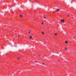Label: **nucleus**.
<instances>
[{
    "mask_svg": "<svg viewBox=\"0 0 76 76\" xmlns=\"http://www.w3.org/2000/svg\"><path fill=\"white\" fill-rule=\"evenodd\" d=\"M61 23H62V22H64V20H61Z\"/></svg>",
    "mask_w": 76,
    "mask_h": 76,
    "instance_id": "1",
    "label": "nucleus"
},
{
    "mask_svg": "<svg viewBox=\"0 0 76 76\" xmlns=\"http://www.w3.org/2000/svg\"><path fill=\"white\" fill-rule=\"evenodd\" d=\"M59 10H60V9H58L57 10L56 12H58V11H59Z\"/></svg>",
    "mask_w": 76,
    "mask_h": 76,
    "instance_id": "2",
    "label": "nucleus"
},
{
    "mask_svg": "<svg viewBox=\"0 0 76 76\" xmlns=\"http://www.w3.org/2000/svg\"><path fill=\"white\" fill-rule=\"evenodd\" d=\"M20 16L21 18H22L23 17V15H20Z\"/></svg>",
    "mask_w": 76,
    "mask_h": 76,
    "instance_id": "3",
    "label": "nucleus"
},
{
    "mask_svg": "<svg viewBox=\"0 0 76 76\" xmlns=\"http://www.w3.org/2000/svg\"><path fill=\"white\" fill-rule=\"evenodd\" d=\"M29 38H30L31 39L32 38V36H30V37H29Z\"/></svg>",
    "mask_w": 76,
    "mask_h": 76,
    "instance_id": "4",
    "label": "nucleus"
},
{
    "mask_svg": "<svg viewBox=\"0 0 76 76\" xmlns=\"http://www.w3.org/2000/svg\"><path fill=\"white\" fill-rule=\"evenodd\" d=\"M65 43L66 44H67L68 43V42H67V41H65Z\"/></svg>",
    "mask_w": 76,
    "mask_h": 76,
    "instance_id": "5",
    "label": "nucleus"
},
{
    "mask_svg": "<svg viewBox=\"0 0 76 76\" xmlns=\"http://www.w3.org/2000/svg\"><path fill=\"white\" fill-rule=\"evenodd\" d=\"M65 50H68L67 48H65Z\"/></svg>",
    "mask_w": 76,
    "mask_h": 76,
    "instance_id": "6",
    "label": "nucleus"
},
{
    "mask_svg": "<svg viewBox=\"0 0 76 76\" xmlns=\"http://www.w3.org/2000/svg\"><path fill=\"white\" fill-rule=\"evenodd\" d=\"M42 64H43V65H44V66H45V64H44V62H43L42 63Z\"/></svg>",
    "mask_w": 76,
    "mask_h": 76,
    "instance_id": "7",
    "label": "nucleus"
},
{
    "mask_svg": "<svg viewBox=\"0 0 76 76\" xmlns=\"http://www.w3.org/2000/svg\"><path fill=\"white\" fill-rule=\"evenodd\" d=\"M42 34H44V32H43V31H42Z\"/></svg>",
    "mask_w": 76,
    "mask_h": 76,
    "instance_id": "8",
    "label": "nucleus"
},
{
    "mask_svg": "<svg viewBox=\"0 0 76 76\" xmlns=\"http://www.w3.org/2000/svg\"><path fill=\"white\" fill-rule=\"evenodd\" d=\"M55 35H56V36L57 35V34L56 33H55Z\"/></svg>",
    "mask_w": 76,
    "mask_h": 76,
    "instance_id": "9",
    "label": "nucleus"
},
{
    "mask_svg": "<svg viewBox=\"0 0 76 76\" xmlns=\"http://www.w3.org/2000/svg\"><path fill=\"white\" fill-rule=\"evenodd\" d=\"M43 24H44V23H43V22H42V25H43Z\"/></svg>",
    "mask_w": 76,
    "mask_h": 76,
    "instance_id": "10",
    "label": "nucleus"
},
{
    "mask_svg": "<svg viewBox=\"0 0 76 76\" xmlns=\"http://www.w3.org/2000/svg\"><path fill=\"white\" fill-rule=\"evenodd\" d=\"M20 59V58H18V60H19V59Z\"/></svg>",
    "mask_w": 76,
    "mask_h": 76,
    "instance_id": "11",
    "label": "nucleus"
},
{
    "mask_svg": "<svg viewBox=\"0 0 76 76\" xmlns=\"http://www.w3.org/2000/svg\"><path fill=\"white\" fill-rule=\"evenodd\" d=\"M44 18L45 19H46V17H44Z\"/></svg>",
    "mask_w": 76,
    "mask_h": 76,
    "instance_id": "12",
    "label": "nucleus"
},
{
    "mask_svg": "<svg viewBox=\"0 0 76 76\" xmlns=\"http://www.w3.org/2000/svg\"><path fill=\"white\" fill-rule=\"evenodd\" d=\"M28 33H29V34H30V33H31V31H29V32H28Z\"/></svg>",
    "mask_w": 76,
    "mask_h": 76,
    "instance_id": "13",
    "label": "nucleus"
},
{
    "mask_svg": "<svg viewBox=\"0 0 76 76\" xmlns=\"http://www.w3.org/2000/svg\"><path fill=\"white\" fill-rule=\"evenodd\" d=\"M18 37H19V35H18Z\"/></svg>",
    "mask_w": 76,
    "mask_h": 76,
    "instance_id": "14",
    "label": "nucleus"
},
{
    "mask_svg": "<svg viewBox=\"0 0 76 76\" xmlns=\"http://www.w3.org/2000/svg\"><path fill=\"white\" fill-rule=\"evenodd\" d=\"M67 16H68V17H69V15H68Z\"/></svg>",
    "mask_w": 76,
    "mask_h": 76,
    "instance_id": "15",
    "label": "nucleus"
},
{
    "mask_svg": "<svg viewBox=\"0 0 76 76\" xmlns=\"http://www.w3.org/2000/svg\"><path fill=\"white\" fill-rule=\"evenodd\" d=\"M44 21H45V20H44Z\"/></svg>",
    "mask_w": 76,
    "mask_h": 76,
    "instance_id": "16",
    "label": "nucleus"
},
{
    "mask_svg": "<svg viewBox=\"0 0 76 76\" xmlns=\"http://www.w3.org/2000/svg\"><path fill=\"white\" fill-rule=\"evenodd\" d=\"M46 19H47V18H46Z\"/></svg>",
    "mask_w": 76,
    "mask_h": 76,
    "instance_id": "17",
    "label": "nucleus"
},
{
    "mask_svg": "<svg viewBox=\"0 0 76 76\" xmlns=\"http://www.w3.org/2000/svg\"><path fill=\"white\" fill-rule=\"evenodd\" d=\"M39 56L38 55V57H39Z\"/></svg>",
    "mask_w": 76,
    "mask_h": 76,
    "instance_id": "18",
    "label": "nucleus"
},
{
    "mask_svg": "<svg viewBox=\"0 0 76 76\" xmlns=\"http://www.w3.org/2000/svg\"><path fill=\"white\" fill-rule=\"evenodd\" d=\"M0 26H1V24L0 25Z\"/></svg>",
    "mask_w": 76,
    "mask_h": 76,
    "instance_id": "19",
    "label": "nucleus"
},
{
    "mask_svg": "<svg viewBox=\"0 0 76 76\" xmlns=\"http://www.w3.org/2000/svg\"><path fill=\"white\" fill-rule=\"evenodd\" d=\"M45 42H46V41H45Z\"/></svg>",
    "mask_w": 76,
    "mask_h": 76,
    "instance_id": "20",
    "label": "nucleus"
},
{
    "mask_svg": "<svg viewBox=\"0 0 76 76\" xmlns=\"http://www.w3.org/2000/svg\"><path fill=\"white\" fill-rule=\"evenodd\" d=\"M34 40H35V39H34Z\"/></svg>",
    "mask_w": 76,
    "mask_h": 76,
    "instance_id": "21",
    "label": "nucleus"
},
{
    "mask_svg": "<svg viewBox=\"0 0 76 76\" xmlns=\"http://www.w3.org/2000/svg\"><path fill=\"white\" fill-rule=\"evenodd\" d=\"M2 1H3V0H1Z\"/></svg>",
    "mask_w": 76,
    "mask_h": 76,
    "instance_id": "22",
    "label": "nucleus"
},
{
    "mask_svg": "<svg viewBox=\"0 0 76 76\" xmlns=\"http://www.w3.org/2000/svg\"><path fill=\"white\" fill-rule=\"evenodd\" d=\"M49 22H50V21H49Z\"/></svg>",
    "mask_w": 76,
    "mask_h": 76,
    "instance_id": "23",
    "label": "nucleus"
}]
</instances>
